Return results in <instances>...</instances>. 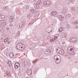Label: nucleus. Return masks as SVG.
I'll return each mask as SVG.
<instances>
[{"mask_svg":"<svg viewBox=\"0 0 78 78\" xmlns=\"http://www.w3.org/2000/svg\"><path fill=\"white\" fill-rule=\"evenodd\" d=\"M16 47L19 50H22L24 51L25 50V45L22 44L21 43H18L16 45Z\"/></svg>","mask_w":78,"mask_h":78,"instance_id":"nucleus-1","label":"nucleus"},{"mask_svg":"<svg viewBox=\"0 0 78 78\" xmlns=\"http://www.w3.org/2000/svg\"><path fill=\"white\" fill-rule=\"evenodd\" d=\"M20 66V64L19 62H17L15 63L14 67L16 69H17L18 68H19Z\"/></svg>","mask_w":78,"mask_h":78,"instance_id":"nucleus-2","label":"nucleus"},{"mask_svg":"<svg viewBox=\"0 0 78 78\" xmlns=\"http://www.w3.org/2000/svg\"><path fill=\"white\" fill-rule=\"evenodd\" d=\"M6 17L5 15H1L0 16V21H2V20H6Z\"/></svg>","mask_w":78,"mask_h":78,"instance_id":"nucleus-3","label":"nucleus"},{"mask_svg":"<svg viewBox=\"0 0 78 78\" xmlns=\"http://www.w3.org/2000/svg\"><path fill=\"white\" fill-rule=\"evenodd\" d=\"M73 48V47L72 46H70L68 47L67 49V53H69V52H70V51H72V50L73 49V48Z\"/></svg>","mask_w":78,"mask_h":78,"instance_id":"nucleus-4","label":"nucleus"},{"mask_svg":"<svg viewBox=\"0 0 78 78\" xmlns=\"http://www.w3.org/2000/svg\"><path fill=\"white\" fill-rule=\"evenodd\" d=\"M61 57H60V56L58 55H55L54 58V59L55 61L57 60V59H58V58H60Z\"/></svg>","mask_w":78,"mask_h":78,"instance_id":"nucleus-5","label":"nucleus"},{"mask_svg":"<svg viewBox=\"0 0 78 78\" xmlns=\"http://www.w3.org/2000/svg\"><path fill=\"white\" fill-rule=\"evenodd\" d=\"M27 73L29 75H31L32 73V71L31 69H28L27 71Z\"/></svg>","mask_w":78,"mask_h":78,"instance_id":"nucleus-6","label":"nucleus"},{"mask_svg":"<svg viewBox=\"0 0 78 78\" xmlns=\"http://www.w3.org/2000/svg\"><path fill=\"white\" fill-rule=\"evenodd\" d=\"M61 51L59 52L58 51V54H60L61 55H63L64 54V51H63V50L61 49Z\"/></svg>","mask_w":78,"mask_h":78,"instance_id":"nucleus-7","label":"nucleus"},{"mask_svg":"<svg viewBox=\"0 0 78 78\" xmlns=\"http://www.w3.org/2000/svg\"><path fill=\"white\" fill-rule=\"evenodd\" d=\"M9 21L10 22H13L14 21V16H11L9 18Z\"/></svg>","mask_w":78,"mask_h":78,"instance_id":"nucleus-8","label":"nucleus"},{"mask_svg":"<svg viewBox=\"0 0 78 78\" xmlns=\"http://www.w3.org/2000/svg\"><path fill=\"white\" fill-rule=\"evenodd\" d=\"M9 56L10 58H12L14 56V54L12 53H11L9 54Z\"/></svg>","mask_w":78,"mask_h":78,"instance_id":"nucleus-9","label":"nucleus"},{"mask_svg":"<svg viewBox=\"0 0 78 78\" xmlns=\"http://www.w3.org/2000/svg\"><path fill=\"white\" fill-rule=\"evenodd\" d=\"M68 53H70V55H74L75 54V52L73 51H73H69V52H68Z\"/></svg>","mask_w":78,"mask_h":78,"instance_id":"nucleus-10","label":"nucleus"},{"mask_svg":"<svg viewBox=\"0 0 78 78\" xmlns=\"http://www.w3.org/2000/svg\"><path fill=\"white\" fill-rule=\"evenodd\" d=\"M59 58H58V59H57L56 61V63L58 64H59L60 63V62H61V59H59Z\"/></svg>","mask_w":78,"mask_h":78,"instance_id":"nucleus-11","label":"nucleus"},{"mask_svg":"<svg viewBox=\"0 0 78 78\" xmlns=\"http://www.w3.org/2000/svg\"><path fill=\"white\" fill-rule=\"evenodd\" d=\"M56 14H57V12H56L55 11V12H51V16H55L56 15Z\"/></svg>","mask_w":78,"mask_h":78,"instance_id":"nucleus-12","label":"nucleus"},{"mask_svg":"<svg viewBox=\"0 0 78 78\" xmlns=\"http://www.w3.org/2000/svg\"><path fill=\"white\" fill-rule=\"evenodd\" d=\"M9 37H8L5 38V39L4 40V42H8L9 40Z\"/></svg>","mask_w":78,"mask_h":78,"instance_id":"nucleus-13","label":"nucleus"},{"mask_svg":"<svg viewBox=\"0 0 78 78\" xmlns=\"http://www.w3.org/2000/svg\"><path fill=\"white\" fill-rule=\"evenodd\" d=\"M48 31H50V32H52V27H48Z\"/></svg>","mask_w":78,"mask_h":78,"instance_id":"nucleus-14","label":"nucleus"},{"mask_svg":"<svg viewBox=\"0 0 78 78\" xmlns=\"http://www.w3.org/2000/svg\"><path fill=\"white\" fill-rule=\"evenodd\" d=\"M63 30L64 28H63V27H62L59 29V32H62V31H63Z\"/></svg>","mask_w":78,"mask_h":78,"instance_id":"nucleus-15","label":"nucleus"},{"mask_svg":"<svg viewBox=\"0 0 78 78\" xmlns=\"http://www.w3.org/2000/svg\"><path fill=\"white\" fill-rule=\"evenodd\" d=\"M61 50H62V49L61 48H58L57 49H56V52L58 53V52H59V51H61Z\"/></svg>","mask_w":78,"mask_h":78,"instance_id":"nucleus-16","label":"nucleus"},{"mask_svg":"<svg viewBox=\"0 0 78 78\" xmlns=\"http://www.w3.org/2000/svg\"><path fill=\"white\" fill-rule=\"evenodd\" d=\"M8 64L9 66L10 67H11V66H12V63H11V62L10 61H9L8 62Z\"/></svg>","mask_w":78,"mask_h":78,"instance_id":"nucleus-17","label":"nucleus"},{"mask_svg":"<svg viewBox=\"0 0 78 78\" xmlns=\"http://www.w3.org/2000/svg\"><path fill=\"white\" fill-rule=\"evenodd\" d=\"M30 11H31L32 13H35L36 12V10L33 9H30Z\"/></svg>","mask_w":78,"mask_h":78,"instance_id":"nucleus-18","label":"nucleus"},{"mask_svg":"<svg viewBox=\"0 0 78 78\" xmlns=\"http://www.w3.org/2000/svg\"><path fill=\"white\" fill-rule=\"evenodd\" d=\"M35 8L36 9H38V8H39V5L38 4H37L35 5Z\"/></svg>","mask_w":78,"mask_h":78,"instance_id":"nucleus-19","label":"nucleus"},{"mask_svg":"<svg viewBox=\"0 0 78 78\" xmlns=\"http://www.w3.org/2000/svg\"><path fill=\"white\" fill-rule=\"evenodd\" d=\"M59 17L60 19H61V20H62V19L64 18V17H63V16L62 15H60Z\"/></svg>","mask_w":78,"mask_h":78,"instance_id":"nucleus-20","label":"nucleus"},{"mask_svg":"<svg viewBox=\"0 0 78 78\" xmlns=\"http://www.w3.org/2000/svg\"><path fill=\"white\" fill-rule=\"evenodd\" d=\"M55 38H53L50 40V42H55Z\"/></svg>","mask_w":78,"mask_h":78,"instance_id":"nucleus-21","label":"nucleus"},{"mask_svg":"<svg viewBox=\"0 0 78 78\" xmlns=\"http://www.w3.org/2000/svg\"><path fill=\"white\" fill-rule=\"evenodd\" d=\"M50 4V2L49 1H46V5H48Z\"/></svg>","mask_w":78,"mask_h":78,"instance_id":"nucleus-22","label":"nucleus"},{"mask_svg":"<svg viewBox=\"0 0 78 78\" xmlns=\"http://www.w3.org/2000/svg\"><path fill=\"white\" fill-rule=\"evenodd\" d=\"M43 4L44 5H47V1H44L43 2Z\"/></svg>","mask_w":78,"mask_h":78,"instance_id":"nucleus-23","label":"nucleus"},{"mask_svg":"<svg viewBox=\"0 0 78 78\" xmlns=\"http://www.w3.org/2000/svg\"><path fill=\"white\" fill-rule=\"evenodd\" d=\"M38 3H39L40 4H41L42 3V2L41 1V0H39L38 1Z\"/></svg>","mask_w":78,"mask_h":78,"instance_id":"nucleus-24","label":"nucleus"},{"mask_svg":"<svg viewBox=\"0 0 78 78\" xmlns=\"http://www.w3.org/2000/svg\"><path fill=\"white\" fill-rule=\"evenodd\" d=\"M37 61V59H36L35 60L33 61V63H36V62Z\"/></svg>","mask_w":78,"mask_h":78,"instance_id":"nucleus-25","label":"nucleus"},{"mask_svg":"<svg viewBox=\"0 0 78 78\" xmlns=\"http://www.w3.org/2000/svg\"><path fill=\"white\" fill-rule=\"evenodd\" d=\"M75 41H76V38H74L73 42H75Z\"/></svg>","mask_w":78,"mask_h":78,"instance_id":"nucleus-26","label":"nucleus"},{"mask_svg":"<svg viewBox=\"0 0 78 78\" xmlns=\"http://www.w3.org/2000/svg\"><path fill=\"white\" fill-rule=\"evenodd\" d=\"M10 27H12L13 26V24H12L11 23H10Z\"/></svg>","mask_w":78,"mask_h":78,"instance_id":"nucleus-27","label":"nucleus"},{"mask_svg":"<svg viewBox=\"0 0 78 78\" xmlns=\"http://www.w3.org/2000/svg\"><path fill=\"white\" fill-rule=\"evenodd\" d=\"M58 36H55L54 38V39H55V38L56 39H58Z\"/></svg>","mask_w":78,"mask_h":78,"instance_id":"nucleus-28","label":"nucleus"},{"mask_svg":"<svg viewBox=\"0 0 78 78\" xmlns=\"http://www.w3.org/2000/svg\"><path fill=\"white\" fill-rule=\"evenodd\" d=\"M7 23L6 22H4L3 23V24H4V25H6V24H7Z\"/></svg>","mask_w":78,"mask_h":78,"instance_id":"nucleus-29","label":"nucleus"},{"mask_svg":"<svg viewBox=\"0 0 78 78\" xmlns=\"http://www.w3.org/2000/svg\"><path fill=\"white\" fill-rule=\"evenodd\" d=\"M50 52V53H51V51H50V50H49L48 51V52Z\"/></svg>","mask_w":78,"mask_h":78,"instance_id":"nucleus-30","label":"nucleus"},{"mask_svg":"<svg viewBox=\"0 0 78 78\" xmlns=\"http://www.w3.org/2000/svg\"><path fill=\"white\" fill-rule=\"evenodd\" d=\"M74 23L75 24H76L78 23V22H76L75 23Z\"/></svg>","mask_w":78,"mask_h":78,"instance_id":"nucleus-31","label":"nucleus"},{"mask_svg":"<svg viewBox=\"0 0 78 78\" xmlns=\"http://www.w3.org/2000/svg\"><path fill=\"white\" fill-rule=\"evenodd\" d=\"M26 8L27 9H28L29 8V7H28V6H27Z\"/></svg>","mask_w":78,"mask_h":78,"instance_id":"nucleus-32","label":"nucleus"},{"mask_svg":"<svg viewBox=\"0 0 78 78\" xmlns=\"http://www.w3.org/2000/svg\"><path fill=\"white\" fill-rule=\"evenodd\" d=\"M74 38H73V39H72V40H71V42H73Z\"/></svg>","mask_w":78,"mask_h":78,"instance_id":"nucleus-33","label":"nucleus"},{"mask_svg":"<svg viewBox=\"0 0 78 78\" xmlns=\"http://www.w3.org/2000/svg\"><path fill=\"white\" fill-rule=\"evenodd\" d=\"M22 26V25H20V26H19L20 28H21Z\"/></svg>","mask_w":78,"mask_h":78,"instance_id":"nucleus-34","label":"nucleus"},{"mask_svg":"<svg viewBox=\"0 0 78 78\" xmlns=\"http://www.w3.org/2000/svg\"><path fill=\"white\" fill-rule=\"evenodd\" d=\"M73 37H71V41L72 40V39H73Z\"/></svg>","mask_w":78,"mask_h":78,"instance_id":"nucleus-35","label":"nucleus"},{"mask_svg":"<svg viewBox=\"0 0 78 78\" xmlns=\"http://www.w3.org/2000/svg\"><path fill=\"white\" fill-rule=\"evenodd\" d=\"M69 41H72L71 40V38H69Z\"/></svg>","mask_w":78,"mask_h":78,"instance_id":"nucleus-36","label":"nucleus"},{"mask_svg":"<svg viewBox=\"0 0 78 78\" xmlns=\"http://www.w3.org/2000/svg\"><path fill=\"white\" fill-rule=\"evenodd\" d=\"M67 26H68V27H70V25H68Z\"/></svg>","mask_w":78,"mask_h":78,"instance_id":"nucleus-37","label":"nucleus"},{"mask_svg":"<svg viewBox=\"0 0 78 78\" xmlns=\"http://www.w3.org/2000/svg\"><path fill=\"white\" fill-rule=\"evenodd\" d=\"M24 23H24V22H23V23H22V24H24Z\"/></svg>","mask_w":78,"mask_h":78,"instance_id":"nucleus-38","label":"nucleus"},{"mask_svg":"<svg viewBox=\"0 0 78 78\" xmlns=\"http://www.w3.org/2000/svg\"><path fill=\"white\" fill-rule=\"evenodd\" d=\"M9 73H7V75H9Z\"/></svg>","mask_w":78,"mask_h":78,"instance_id":"nucleus-39","label":"nucleus"},{"mask_svg":"<svg viewBox=\"0 0 78 78\" xmlns=\"http://www.w3.org/2000/svg\"><path fill=\"white\" fill-rule=\"evenodd\" d=\"M26 78H29L28 77H27Z\"/></svg>","mask_w":78,"mask_h":78,"instance_id":"nucleus-40","label":"nucleus"},{"mask_svg":"<svg viewBox=\"0 0 78 78\" xmlns=\"http://www.w3.org/2000/svg\"><path fill=\"white\" fill-rule=\"evenodd\" d=\"M50 33V32H48V33Z\"/></svg>","mask_w":78,"mask_h":78,"instance_id":"nucleus-41","label":"nucleus"},{"mask_svg":"<svg viewBox=\"0 0 78 78\" xmlns=\"http://www.w3.org/2000/svg\"><path fill=\"white\" fill-rule=\"evenodd\" d=\"M77 28H78V27H77Z\"/></svg>","mask_w":78,"mask_h":78,"instance_id":"nucleus-42","label":"nucleus"}]
</instances>
